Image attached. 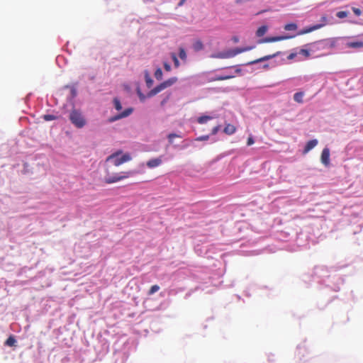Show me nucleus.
Here are the masks:
<instances>
[{
	"label": "nucleus",
	"instance_id": "20e7f679",
	"mask_svg": "<svg viewBox=\"0 0 363 363\" xmlns=\"http://www.w3.org/2000/svg\"><path fill=\"white\" fill-rule=\"evenodd\" d=\"M255 46H249L244 48H236L235 49H230L226 51L218 52L211 55V58L216 59H228L232 58L237 55L252 50Z\"/></svg>",
	"mask_w": 363,
	"mask_h": 363
},
{
	"label": "nucleus",
	"instance_id": "6ab92c4d",
	"mask_svg": "<svg viewBox=\"0 0 363 363\" xmlns=\"http://www.w3.org/2000/svg\"><path fill=\"white\" fill-rule=\"evenodd\" d=\"M177 82V78L174 77H171V78L168 79L167 80L162 82V84H163L164 89H167V87H169L172 85H173Z\"/></svg>",
	"mask_w": 363,
	"mask_h": 363
},
{
	"label": "nucleus",
	"instance_id": "5701e85b",
	"mask_svg": "<svg viewBox=\"0 0 363 363\" xmlns=\"http://www.w3.org/2000/svg\"><path fill=\"white\" fill-rule=\"evenodd\" d=\"M304 96V93L302 91L297 92L294 95V99L297 103L301 104L303 103V98Z\"/></svg>",
	"mask_w": 363,
	"mask_h": 363
},
{
	"label": "nucleus",
	"instance_id": "f8f14e48",
	"mask_svg": "<svg viewBox=\"0 0 363 363\" xmlns=\"http://www.w3.org/2000/svg\"><path fill=\"white\" fill-rule=\"evenodd\" d=\"M279 54V52H277V53H274L273 55H266V56H264L261 58H259L257 60H253V61H251V62H247L246 65H254V64H257L258 62H264V61H267V60H269L273 57H275L276 56H277Z\"/></svg>",
	"mask_w": 363,
	"mask_h": 363
},
{
	"label": "nucleus",
	"instance_id": "7ed1b4c3",
	"mask_svg": "<svg viewBox=\"0 0 363 363\" xmlns=\"http://www.w3.org/2000/svg\"><path fill=\"white\" fill-rule=\"evenodd\" d=\"M339 40L340 38L319 40V57L328 55L340 53L339 49L340 48L337 46Z\"/></svg>",
	"mask_w": 363,
	"mask_h": 363
},
{
	"label": "nucleus",
	"instance_id": "0eeeda50",
	"mask_svg": "<svg viewBox=\"0 0 363 363\" xmlns=\"http://www.w3.org/2000/svg\"><path fill=\"white\" fill-rule=\"evenodd\" d=\"M121 152H116L110 156H108L106 159V162H111L113 165L116 167H118L123 164L124 162H128L131 160V157L129 154L126 153L123 155H120Z\"/></svg>",
	"mask_w": 363,
	"mask_h": 363
},
{
	"label": "nucleus",
	"instance_id": "f03ea898",
	"mask_svg": "<svg viewBox=\"0 0 363 363\" xmlns=\"http://www.w3.org/2000/svg\"><path fill=\"white\" fill-rule=\"evenodd\" d=\"M340 53H347L352 50H363V36L340 37L337 42Z\"/></svg>",
	"mask_w": 363,
	"mask_h": 363
},
{
	"label": "nucleus",
	"instance_id": "ea45409f",
	"mask_svg": "<svg viewBox=\"0 0 363 363\" xmlns=\"http://www.w3.org/2000/svg\"><path fill=\"white\" fill-rule=\"evenodd\" d=\"M220 129V126L217 125L212 129V135H216Z\"/></svg>",
	"mask_w": 363,
	"mask_h": 363
},
{
	"label": "nucleus",
	"instance_id": "9b49d317",
	"mask_svg": "<svg viewBox=\"0 0 363 363\" xmlns=\"http://www.w3.org/2000/svg\"><path fill=\"white\" fill-rule=\"evenodd\" d=\"M133 112V108H128L127 109H125L123 112L109 119V121L110 122H113L115 121H117L118 119H121V118H125V117H127L130 114H131V113Z\"/></svg>",
	"mask_w": 363,
	"mask_h": 363
},
{
	"label": "nucleus",
	"instance_id": "cd10ccee",
	"mask_svg": "<svg viewBox=\"0 0 363 363\" xmlns=\"http://www.w3.org/2000/svg\"><path fill=\"white\" fill-rule=\"evenodd\" d=\"M16 339L13 336H10L6 340L5 344L8 346H13L16 343Z\"/></svg>",
	"mask_w": 363,
	"mask_h": 363
},
{
	"label": "nucleus",
	"instance_id": "37998d69",
	"mask_svg": "<svg viewBox=\"0 0 363 363\" xmlns=\"http://www.w3.org/2000/svg\"><path fill=\"white\" fill-rule=\"evenodd\" d=\"M169 96H170V94L167 95L161 102V105L162 106H164L165 104V103H167V101L169 100Z\"/></svg>",
	"mask_w": 363,
	"mask_h": 363
},
{
	"label": "nucleus",
	"instance_id": "2f4dec72",
	"mask_svg": "<svg viewBox=\"0 0 363 363\" xmlns=\"http://www.w3.org/2000/svg\"><path fill=\"white\" fill-rule=\"evenodd\" d=\"M179 57L182 60H186V51L184 48H180L179 49Z\"/></svg>",
	"mask_w": 363,
	"mask_h": 363
},
{
	"label": "nucleus",
	"instance_id": "1a4fd4ad",
	"mask_svg": "<svg viewBox=\"0 0 363 363\" xmlns=\"http://www.w3.org/2000/svg\"><path fill=\"white\" fill-rule=\"evenodd\" d=\"M330 150L328 146H325L321 153L320 161L321 163L327 168L332 166L330 162Z\"/></svg>",
	"mask_w": 363,
	"mask_h": 363
},
{
	"label": "nucleus",
	"instance_id": "412c9836",
	"mask_svg": "<svg viewBox=\"0 0 363 363\" xmlns=\"http://www.w3.org/2000/svg\"><path fill=\"white\" fill-rule=\"evenodd\" d=\"M316 29H318V25H315L308 28H305V29L301 30L298 32L297 35H301L306 34L311 31L315 30Z\"/></svg>",
	"mask_w": 363,
	"mask_h": 363
},
{
	"label": "nucleus",
	"instance_id": "393cba45",
	"mask_svg": "<svg viewBox=\"0 0 363 363\" xmlns=\"http://www.w3.org/2000/svg\"><path fill=\"white\" fill-rule=\"evenodd\" d=\"M212 119L211 116H202L197 118V121L200 124L206 123L207 121Z\"/></svg>",
	"mask_w": 363,
	"mask_h": 363
},
{
	"label": "nucleus",
	"instance_id": "ddd939ff",
	"mask_svg": "<svg viewBox=\"0 0 363 363\" xmlns=\"http://www.w3.org/2000/svg\"><path fill=\"white\" fill-rule=\"evenodd\" d=\"M162 159L160 157L153 158L147 162V166L149 168H155L162 164Z\"/></svg>",
	"mask_w": 363,
	"mask_h": 363
},
{
	"label": "nucleus",
	"instance_id": "8fccbe9b",
	"mask_svg": "<svg viewBox=\"0 0 363 363\" xmlns=\"http://www.w3.org/2000/svg\"><path fill=\"white\" fill-rule=\"evenodd\" d=\"M333 227L332 226L331 229L330 230V232H333Z\"/></svg>",
	"mask_w": 363,
	"mask_h": 363
},
{
	"label": "nucleus",
	"instance_id": "f704fd0d",
	"mask_svg": "<svg viewBox=\"0 0 363 363\" xmlns=\"http://www.w3.org/2000/svg\"><path fill=\"white\" fill-rule=\"evenodd\" d=\"M168 139H169V141L170 143H172L173 142V139L175 138H181V136L178 134H176V133H170L167 136Z\"/></svg>",
	"mask_w": 363,
	"mask_h": 363
},
{
	"label": "nucleus",
	"instance_id": "79ce46f5",
	"mask_svg": "<svg viewBox=\"0 0 363 363\" xmlns=\"http://www.w3.org/2000/svg\"><path fill=\"white\" fill-rule=\"evenodd\" d=\"M325 78V74L319 73V83H320L322 81H324Z\"/></svg>",
	"mask_w": 363,
	"mask_h": 363
},
{
	"label": "nucleus",
	"instance_id": "f257e3e1",
	"mask_svg": "<svg viewBox=\"0 0 363 363\" xmlns=\"http://www.w3.org/2000/svg\"><path fill=\"white\" fill-rule=\"evenodd\" d=\"M338 267L332 266H321L319 267V285H324L333 291H339L340 286L345 283V279L336 272Z\"/></svg>",
	"mask_w": 363,
	"mask_h": 363
},
{
	"label": "nucleus",
	"instance_id": "39448f33",
	"mask_svg": "<svg viewBox=\"0 0 363 363\" xmlns=\"http://www.w3.org/2000/svg\"><path fill=\"white\" fill-rule=\"evenodd\" d=\"M69 119L72 124L77 128H82L86 124L85 117L79 109L72 108L69 112Z\"/></svg>",
	"mask_w": 363,
	"mask_h": 363
},
{
	"label": "nucleus",
	"instance_id": "09e8293b",
	"mask_svg": "<svg viewBox=\"0 0 363 363\" xmlns=\"http://www.w3.org/2000/svg\"><path fill=\"white\" fill-rule=\"evenodd\" d=\"M152 82V79H149L147 80V83L151 84Z\"/></svg>",
	"mask_w": 363,
	"mask_h": 363
},
{
	"label": "nucleus",
	"instance_id": "423d86ee",
	"mask_svg": "<svg viewBox=\"0 0 363 363\" xmlns=\"http://www.w3.org/2000/svg\"><path fill=\"white\" fill-rule=\"evenodd\" d=\"M350 6H346L342 7V10L337 11L335 13V16L340 19H345L343 22H347L349 23L354 24V23H362V21L354 18L352 15V12L349 9Z\"/></svg>",
	"mask_w": 363,
	"mask_h": 363
},
{
	"label": "nucleus",
	"instance_id": "bb28decb",
	"mask_svg": "<svg viewBox=\"0 0 363 363\" xmlns=\"http://www.w3.org/2000/svg\"><path fill=\"white\" fill-rule=\"evenodd\" d=\"M162 71L161 69V68H157L156 69V71L155 72V77L157 79V80H161L162 79Z\"/></svg>",
	"mask_w": 363,
	"mask_h": 363
},
{
	"label": "nucleus",
	"instance_id": "c03bdc74",
	"mask_svg": "<svg viewBox=\"0 0 363 363\" xmlns=\"http://www.w3.org/2000/svg\"><path fill=\"white\" fill-rule=\"evenodd\" d=\"M232 40L233 41V43H237L239 42V38L238 36H233L232 38Z\"/></svg>",
	"mask_w": 363,
	"mask_h": 363
},
{
	"label": "nucleus",
	"instance_id": "aec40b11",
	"mask_svg": "<svg viewBox=\"0 0 363 363\" xmlns=\"http://www.w3.org/2000/svg\"><path fill=\"white\" fill-rule=\"evenodd\" d=\"M177 82V78L174 77H171V78L168 79L167 80L162 82V84H163L164 89H167V87H169L172 85H173Z\"/></svg>",
	"mask_w": 363,
	"mask_h": 363
},
{
	"label": "nucleus",
	"instance_id": "9d476101",
	"mask_svg": "<svg viewBox=\"0 0 363 363\" xmlns=\"http://www.w3.org/2000/svg\"><path fill=\"white\" fill-rule=\"evenodd\" d=\"M294 36L295 35H293V36L282 35V36H275V37H267V38H263L262 40H259V43H265L277 42V41L287 40V39H289Z\"/></svg>",
	"mask_w": 363,
	"mask_h": 363
},
{
	"label": "nucleus",
	"instance_id": "f3484780",
	"mask_svg": "<svg viewBox=\"0 0 363 363\" xmlns=\"http://www.w3.org/2000/svg\"><path fill=\"white\" fill-rule=\"evenodd\" d=\"M236 131V128L235 125L228 123L225 125L223 132L227 135H233Z\"/></svg>",
	"mask_w": 363,
	"mask_h": 363
},
{
	"label": "nucleus",
	"instance_id": "4c0bfd02",
	"mask_svg": "<svg viewBox=\"0 0 363 363\" xmlns=\"http://www.w3.org/2000/svg\"><path fill=\"white\" fill-rule=\"evenodd\" d=\"M209 138L208 135H202L196 139L197 141H203V140H208Z\"/></svg>",
	"mask_w": 363,
	"mask_h": 363
},
{
	"label": "nucleus",
	"instance_id": "e433bc0d",
	"mask_svg": "<svg viewBox=\"0 0 363 363\" xmlns=\"http://www.w3.org/2000/svg\"><path fill=\"white\" fill-rule=\"evenodd\" d=\"M326 222V218L325 216H319V225L321 226V228H323V223Z\"/></svg>",
	"mask_w": 363,
	"mask_h": 363
},
{
	"label": "nucleus",
	"instance_id": "a878e982",
	"mask_svg": "<svg viewBox=\"0 0 363 363\" xmlns=\"http://www.w3.org/2000/svg\"><path fill=\"white\" fill-rule=\"evenodd\" d=\"M329 23H332V22L328 20L325 16H323L319 21V28Z\"/></svg>",
	"mask_w": 363,
	"mask_h": 363
},
{
	"label": "nucleus",
	"instance_id": "603ef678",
	"mask_svg": "<svg viewBox=\"0 0 363 363\" xmlns=\"http://www.w3.org/2000/svg\"><path fill=\"white\" fill-rule=\"evenodd\" d=\"M304 52V54H306L307 50H303Z\"/></svg>",
	"mask_w": 363,
	"mask_h": 363
},
{
	"label": "nucleus",
	"instance_id": "473e14b6",
	"mask_svg": "<svg viewBox=\"0 0 363 363\" xmlns=\"http://www.w3.org/2000/svg\"><path fill=\"white\" fill-rule=\"evenodd\" d=\"M56 118H57V116H55L54 115L46 114V115L43 116V119L46 121L55 120Z\"/></svg>",
	"mask_w": 363,
	"mask_h": 363
},
{
	"label": "nucleus",
	"instance_id": "b1692460",
	"mask_svg": "<svg viewBox=\"0 0 363 363\" xmlns=\"http://www.w3.org/2000/svg\"><path fill=\"white\" fill-rule=\"evenodd\" d=\"M297 25L294 23H288V24H286L284 26V30H287V31H290V30H297Z\"/></svg>",
	"mask_w": 363,
	"mask_h": 363
},
{
	"label": "nucleus",
	"instance_id": "72a5a7b5",
	"mask_svg": "<svg viewBox=\"0 0 363 363\" xmlns=\"http://www.w3.org/2000/svg\"><path fill=\"white\" fill-rule=\"evenodd\" d=\"M172 60L174 62V67H179V62L177 57V55L174 54V53H172Z\"/></svg>",
	"mask_w": 363,
	"mask_h": 363
},
{
	"label": "nucleus",
	"instance_id": "a211bd4d",
	"mask_svg": "<svg viewBox=\"0 0 363 363\" xmlns=\"http://www.w3.org/2000/svg\"><path fill=\"white\" fill-rule=\"evenodd\" d=\"M349 9L350 11H352V15L354 16V18H361L362 11L359 8L354 7V6H350Z\"/></svg>",
	"mask_w": 363,
	"mask_h": 363
},
{
	"label": "nucleus",
	"instance_id": "a19ab883",
	"mask_svg": "<svg viewBox=\"0 0 363 363\" xmlns=\"http://www.w3.org/2000/svg\"><path fill=\"white\" fill-rule=\"evenodd\" d=\"M254 143H255V141L252 137L248 138L247 141V145L248 146L252 145V144H254Z\"/></svg>",
	"mask_w": 363,
	"mask_h": 363
},
{
	"label": "nucleus",
	"instance_id": "7c9ffc66",
	"mask_svg": "<svg viewBox=\"0 0 363 363\" xmlns=\"http://www.w3.org/2000/svg\"><path fill=\"white\" fill-rule=\"evenodd\" d=\"M357 233L359 234V235H360V238H357V240L359 241V242L358 244L361 245L362 243H363V227L360 228L359 232H356V231L354 232V234H357Z\"/></svg>",
	"mask_w": 363,
	"mask_h": 363
},
{
	"label": "nucleus",
	"instance_id": "3c124183",
	"mask_svg": "<svg viewBox=\"0 0 363 363\" xmlns=\"http://www.w3.org/2000/svg\"><path fill=\"white\" fill-rule=\"evenodd\" d=\"M304 52V54H306L307 50H303Z\"/></svg>",
	"mask_w": 363,
	"mask_h": 363
},
{
	"label": "nucleus",
	"instance_id": "c9c22d12",
	"mask_svg": "<svg viewBox=\"0 0 363 363\" xmlns=\"http://www.w3.org/2000/svg\"><path fill=\"white\" fill-rule=\"evenodd\" d=\"M194 48L195 50H200L203 48V44L201 41H197L194 45Z\"/></svg>",
	"mask_w": 363,
	"mask_h": 363
},
{
	"label": "nucleus",
	"instance_id": "c85d7f7f",
	"mask_svg": "<svg viewBox=\"0 0 363 363\" xmlns=\"http://www.w3.org/2000/svg\"><path fill=\"white\" fill-rule=\"evenodd\" d=\"M113 104H114V107L117 111H121L122 109L121 104L117 98H115L113 99Z\"/></svg>",
	"mask_w": 363,
	"mask_h": 363
},
{
	"label": "nucleus",
	"instance_id": "de8ad7c7",
	"mask_svg": "<svg viewBox=\"0 0 363 363\" xmlns=\"http://www.w3.org/2000/svg\"><path fill=\"white\" fill-rule=\"evenodd\" d=\"M358 19H359V21H362V23H358V24H359V25H363V14H362V17L359 18Z\"/></svg>",
	"mask_w": 363,
	"mask_h": 363
},
{
	"label": "nucleus",
	"instance_id": "dca6fc26",
	"mask_svg": "<svg viewBox=\"0 0 363 363\" xmlns=\"http://www.w3.org/2000/svg\"><path fill=\"white\" fill-rule=\"evenodd\" d=\"M317 143L318 142L316 140H312L308 141L304 147L303 153L306 154L311 149L314 148L316 146Z\"/></svg>",
	"mask_w": 363,
	"mask_h": 363
},
{
	"label": "nucleus",
	"instance_id": "a18cd8bd",
	"mask_svg": "<svg viewBox=\"0 0 363 363\" xmlns=\"http://www.w3.org/2000/svg\"><path fill=\"white\" fill-rule=\"evenodd\" d=\"M185 1H186V0H181L180 2L178 4V6H182Z\"/></svg>",
	"mask_w": 363,
	"mask_h": 363
},
{
	"label": "nucleus",
	"instance_id": "c756f323",
	"mask_svg": "<svg viewBox=\"0 0 363 363\" xmlns=\"http://www.w3.org/2000/svg\"><path fill=\"white\" fill-rule=\"evenodd\" d=\"M159 289L160 286L158 285L152 286L148 291V295H152L153 294L159 291Z\"/></svg>",
	"mask_w": 363,
	"mask_h": 363
},
{
	"label": "nucleus",
	"instance_id": "49530a36",
	"mask_svg": "<svg viewBox=\"0 0 363 363\" xmlns=\"http://www.w3.org/2000/svg\"><path fill=\"white\" fill-rule=\"evenodd\" d=\"M235 72L237 74H240L241 72V69L240 68H238V67H236Z\"/></svg>",
	"mask_w": 363,
	"mask_h": 363
},
{
	"label": "nucleus",
	"instance_id": "4be33fe9",
	"mask_svg": "<svg viewBox=\"0 0 363 363\" xmlns=\"http://www.w3.org/2000/svg\"><path fill=\"white\" fill-rule=\"evenodd\" d=\"M267 30L268 27L267 26H262L257 30L256 35L257 37H262L267 33Z\"/></svg>",
	"mask_w": 363,
	"mask_h": 363
},
{
	"label": "nucleus",
	"instance_id": "58836bf2",
	"mask_svg": "<svg viewBox=\"0 0 363 363\" xmlns=\"http://www.w3.org/2000/svg\"><path fill=\"white\" fill-rule=\"evenodd\" d=\"M164 68L167 72H169L171 70V66L167 62L164 63Z\"/></svg>",
	"mask_w": 363,
	"mask_h": 363
},
{
	"label": "nucleus",
	"instance_id": "6e6552de",
	"mask_svg": "<svg viewBox=\"0 0 363 363\" xmlns=\"http://www.w3.org/2000/svg\"><path fill=\"white\" fill-rule=\"evenodd\" d=\"M132 174V172H123L119 174H116L114 175L107 174L104 178V182L106 184H108L116 183L123 179L128 178Z\"/></svg>",
	"mask_w": 363,
	"mask_h": 363
},
{
	"label": "nucleus",
	"instance_id": "2eb2a0df",
	"mask_svg": "<svg viewBox=\"0 0 363 363\" xmlns=\"http://www.w3.org/2000/svg\"><path fill=\"white\" fill-rule=\"evenodd\" d=\"M235 77V75H217L213 78H211L208 79V82H215V81H223L227 80Z\"/></svg>",
	"mask_w": 363,
	"mask_h": 363
},
{
	"label": "nucleus",
	"instance_id": "4468645a",
	"mask_svg": "<svg viewBox=\"0 0 363 363\" xmlns=\"http://www.w3.org/2000/svg\"><path fill=\"white\" fill-rule=\"evenodd\" d=\"M164 89H164L163 84L161 83L159 85L156 86L155 88H153L152 90L150 91V92L148 93V96H150V97L153 96Z\"/></svg>",
	"mask_w": 363,
	"mask_h": 363
}]
</instances>
